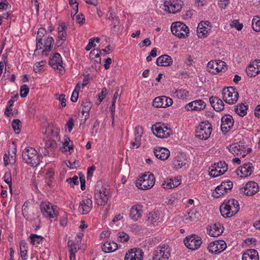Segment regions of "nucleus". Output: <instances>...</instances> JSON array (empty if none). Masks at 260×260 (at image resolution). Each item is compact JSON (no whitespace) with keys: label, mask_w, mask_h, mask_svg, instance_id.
Returning <instances> with one entry per match:
<instances>
[{"label":"nucleus","mask_w":260,"mask_h":260,"mask_svg":"<svg viewBox=\"0 0 260 260\" xmlns=\"http://www.w3.org/2000/svg\"><path fill=\"white\" fill-rule=\"evenodd\" d=\"M144 252L139 248H133L125 254L124 260H142Z\"/></svg>","instance_id":"nucleus-14"},{"label":"nucleus","mask_w":260,"mask_h":260,"mask_svg":"<svg viewBox=\"0 0 260 260\" xmlns=\"http://www.w3.org/2000/svg\"><path fill=\"white\" fill-rule=\"evenodd\" d=\"M151 129L153 134L159 138H167L172 134V130L164 123L157 122L152 126Z\"/></svg>","instance_id":"nucleus-5"},{"label":"nucleus","mask_w":260,"mask_h":260,"mask_svg":"<svg viewBox=\"0 0 260 260\" xmlns=\"http://www.w3.org/2000/svg\"><path fill=\"white\" fill-rule=\"evenodd\" d=\"M199 215L197 211L190 210L188 211L187 214L185 215V221L187 223L194 222L197 220Z\"/></svg>","instance_id":"nucleus-33"},{"label":"nucleus","mask_w":260,"mask_h":260,"mask_svg":"<svg viewBox=\"0 0 260 260\" xmlns=\"http://www.w3.org/2000/svg\"><path fill=\"white\" fill-rule=\"evenodd\" d=\"M74 125V120L73 118H70L69 120L67 122L66 126L68 128L69 132H71Z\"/></svg>","instance_id":"nucleus-63"},{"label":"nucleus","mask_w":260,"mask_h":260,"mask_svg":"<svg viewBox=\"0 0 260 260\" xmlns=\"http://www.w3.org/2000/svg\"><path fill=\"white\" fill-rule=\"evenodd\" d=\"M246 148V146L241 142L235 143L230 145L229 151L234 155H241L243 157L246 156V154H243V151Z\"/></svg>","instance_id":"nucleus-15"},{"label":"nucleus","mask_w":260,"mask_h":260,"mask_svg":"<svg viewBox=\"0 0 260 260\" xmlns=\"http://www.w3.org/2000/svg\"><path fill=\"white\" fill-rule=\"evenodd\" d=\"M252 27L255 31H260V17L258 16H254L252 22Z\"/></svg>","instance_id":"nucleus-42"},{"label":"nucleus","mask_w":260,"mask_h":260,"mask_svg":"<svg viewBox=\"0 0 260 260\" xmlns=\"http://www.w3.org/2000/svg\"><path fill=\"white\" fill-rule=\"evenodd\" d=\"M165 10L169 13H176L182 9V2L180 0H166L164 2Z\"/></svg>","instance_id":"nucleus-9"},{"label":"nucleus","mask_w":260,"mask_h":260,"mask_svg":"<svg viewBox=\"0 0 260 260\" xmlns=\"http://www.w3.org/2000/svg\"><path fill=\"white\" fill-rule=\"evenodd\" d=\"M254 168L252 164L250 162L245 163L241 166L240 172L241 177H246L250 176L253 172Z\"/></svg>","instance_id":"nucleus-25"},{"label":"nucleus","mask_w":260,"mask_h":260,"mask_svg":"<svg viewBox=\"0 0 260 260\" xmlns=\"http://www.w3.org/2000/svg\"><path fill=\"white\" fill-rule=\"evenodd\" d=\"M223 226L219 222L211 224L207 226V234L212 237H218L223 232Z\"/></svg>","instance_id":"nucleus-12"},{"label":"nucleus","mask_w":260,"mask_h":260,"mask_svg":"<svg viewBox=\"0 0 260 260\" xmlns=\"http://www.w3.org/2000/svg\"><path fill=\"white\" fill-rule=\"evenodd\" d=\"M207 70L209 72L213 74L219 73L218 63L216 60H211L207 64Z\"/></svg>","instance_id":"nucleus-34"},{"label":"nucleus","mask_w":260,"mask_h":260,"mask_svg":"<svg viewBox=\"0 0 260 260\" xmlns=\"http://www.w3.org/2000/svg\"><path fill=\"white\" fill-rule=\"evenodd\" d=\"M159 217L157 213L155 212H151L147 215V220L151 224H154L159 220Z\"/></svg>","instance_id":"nucleus-40"},{"label":"nucleus","mask_w":260,"mask_h":260,"mask_svg":"<svg viewBox=\"0 0 260 260\" xmlns=\"http://www.w3.org/2000/svg\"><path fill=\"white\" fill-rule=\"evenodd\" d=\"M226 172V170H224L217 169L216 166L213 165L209 168V174L212 177H216L223 174Z\"/></svg>","instance_id":"nucleus-32"},{"label":"nucleus","mask_w":260,"mask_h":260,"mask_svg":"<svg viewBox=\"0 0 260 260\" xmlns=\"http://www.w3.org/2000/svg\"><path fill=\"white\" fill-rule=\"evenodd\" d=\"M118 248V245L114 241H107L102 246V250L105 253L115 251Z\"/></svg>","instance_id":"nucleus-28"},{"label":"nucleus","mask_w":260,"mask_h":260,"mask_svg":"<svg viewBox=\"0 0 260 260\" xmlns=\"http://www.w3.org/2000/svg\"><path fill=\"white\" fill-rule=\"evenodd\" d=\"M228 114H225L222 116L221 120L220 129L223 134H226L228 132Z\"/></svg>","instance_id":"nucleus-41"},{"label":"nucleus","mask_w":260,"mask_h":260,"mask_svg":"<svg viewBox=\"0 0 260 260\" xmlns=\"http://www.w3.org/2000/svg\"><path fill=\"white\" fill-rule=\"evenodd\" d=\"M241 190L244 194L250 196L255 194L258 191L259 186L257 183L254 181H250L247 183Z\"/></svg>","instance_id":"nucleus-13"},{"label":"nucleus","mask_w":260,"mask_h":260,"mask_svg":"<svg viewBox=\"0 0 260 260\" xmlns=\"http://www.w3.org/2000/svg\"><path fill=\"white\" fill-rule=\"evenodd\" d=\"M49 64L54 69L61 71L63 69V67L62 66V58L60 54L58 53H55L52 58L50 59Z\"/></svg>","instance_id":"nucleus-19"},{"label":"nucleus","mask_w":260,"mask_h":260,"mask_svg":"<svg viewBox=\"0 0 260 260\" xmlns=\"http://www.w3.org/2000/svg\"><path fill=\"white\" fill-rule=\"evenodd\" d=\"M257 251L253 249L246 250L242 255V260H258Z\"/></svg>","instance_id":"nucleus-27"},{"label":"nucleus","mask_w":260,"mask_h":260,"mask_svg":"<svg viewBox=\"0 0 260 260\" xmlns=\"http://www.w3.org/2000/svg\"><path fill=\"white\" fill-rule=\"evenodd\" d=\"M141 139L139 138H135V141H133L131 142V145L133 148H138L140 145H141Z\"/></svg>","instance_id":"nucleus-64"},{"label":"nucleus","mask_w":260,"mask_h":260,"mask_svg":"<svg viewBox=\"0 0 260 260\" xmlns=\"http://www.w3.org/2000/svg\"><path fill=\"white\" fill-rule=\"evenodd\" d=\"M246 72L249 77H255L260 73V60H255L249 65Z\"/></svg>","instance_id":"nucleus-16"},{"label":"nucleus","mask_w":260,"mask_h":260,"mask_svg":"<svg viewBox=\"0 0 260 260\" xmlns=\"http://www.w3.org/2000/svg\"><path fill=\"white\" fill-rule=\"evenodd\" d=\"M184 243L187 248L194 250L200 248L203 241L201 237L197 235H191L184 239Z\"/></svg>","instance_id":"nucleus-7"},{"label":"nucleus","mask_w":260,"mask_h":260,"mask_svg":"<svg viewBox=\"0 0 260 260\" xmlns=\"http://www.w3.org/2000/svg\"><path fill=\"white\" fill-rule=\"evenodd\" d=\"M76 22L80 25L83 24L85 22V17L82 14L75 16Z\"/></svg>","instance_id":"nucleus-60"},{"label":"nucleus","mask_w":260,"mask_h":260,"mask_svg":"<svg viewBox=\"0 0 260 260\" xmlns=\"http://www.w3.org/2000/svg\"><path fill=\"white\" fill-rule=\"evenodd\" d=\"M215 166H216V167L217 168V169H220V170H226V171L228 170V164H226V162L225 161L224 162H221V161H220L219 162H218L217 164H214Z\"/></svg>","instance_id":"nucleus-59"},{"label":"nucleus","mask_w":260,"mask_h":260,"mask_svg":"<svg viewBox=\"0 0 260 260\" xmlns=\"http://www.w3.org/2000/svg\"><path fill=\"white\" fill-rule=\"evenodd\" d=\"M230 27L235 28L238 30H241L243 27V24L240 23L238 20H235L230 23Z\"/></svg>","instance_id":"nucleus-49"},{"label":"nucleus","mask_w":260,"mask_h":260,"mask_svg":"<svg viewBox=\"0 0 260 260\" xmlns=\"http://www.w3.org/2000/svg\"><path fill=\"white\" fill-rule=\"evenodd\" d=\"M172 104V99L162 96L155 98L153 101L152 105L156 108H166L170 106Z\"/></svg>","instance_id":"nucleus-11"},{"label":"nucleus","mask_w":260,"mask_h":260,"mask_svg":"<svg viewBox=\"0 0 260 260\" xmlns=\"http://www.w3.org/2000/svg\"><path fill=\"white\" fill-rule=\"evenodd\" d=\"M4 178L5 182L9 185L10 191H12V178L10 172L6 173Z\"/></svg>","instance_id":"nucleus-47"},{"label":"nucleus","mask_w":260,"mask_h":260,"mask_svg":"<svg viewBox=\"0 0 260 260\" xmlns=\"http://www.w3.org/2000/svg\"><path fill=\"white\" fill-rule=\"evenodd\" d=\"M172 34L179 38H184L189 33L188 27L183 22L178 21L173 22L171 25Z\"/></svg>","instance_id":"nucleus-6"},{"label":"nucleus","mask_w":260,"mask_h":260,"mask_svg":"<svg viewBox=\"0 0 260 260\" xmlns=\"http://www.w3.org/2000/svg\"><path fill=\"white\" fill-rule=\"evenodd\" d=\"M82 107V113L83 115L85 116L84 120L86 121L89 117V112L92 107V104L89 101L83 102L81 105Z\"/></svg>","instance_id":"nucleus-31"},{"label":"nucleus","mask_w":260,"mask_h":260,"mask_svg":"<svg viewBox=\"0 0 260 260\" xmlns=\"http://www.w3.org/2000/svg\"><path fill=\"white\" fill-rule=\"evenodd\" d=\"M119 19L118 17H115V21H114L113 23V26L112 27V30L113 32L118 31L119 29Z\"/></svg>","instance_id":"nucleus-56"},{"label":"nucleus","mask_w":260,"mask_h":260,"mask_svg":"<svg viewBox=\"0 0 260 260\" xmlns=\"http://www.w3.org/2000/svg\"><path fill=\"white\" fill-rule=\"evenodd\" d=\"M212 126L208 121L202 122L196 129V136L201 140L208 139L212 132Z\"/></svg>","instance_id":"nucleus-4"},{"label":"nucleus","mask_w":260,"mask_h":260,"mask_svg":"<svg viewBox=\"0 0 260 260\" xmlns=\"http://www.w3.org/2000/svg\"><path fill=\"white\" fill-rule=\"evenodd\" d=\"M42 155L31 147H27L22 152V158L23 161L31 167H37L41 161Z\"/></svg>","instance_id":"nucleus-1"},{"label":"nucleus","mask_w":260,"mask_h":260,"mask_svg":"<svg viewBox=\"0 0 260 260\" xmlns=\"http://www.w3.org/2000/svg\"><path fill=\"white\" fill-rule=\"evenodd\" d=\"M186 160L181 157L177 156L173 161V165L176 169H178L182 168L186 164Z\"/></svg>","instance_id":"nucleus-38"},{"label":"nucleus","mask_w":260,"mask_h":260,"mask_svg":"<svg viewBox=\"0 0 260 260\" xmlns=\"http://www.w3.org/2000/svg\"><path fill=\"white\" fill-rule=\"evenodd\" d=\"M220 212L224 218L228 217V201L224 200L223 203L220 206Z\"/></svg>","instance_id":"nucleus-43"},{"label":"nucleus","mask_w":260,"mask_h":260,"mask_svg":"<svg viewBox=\"0 0 260 260\" xmlns=\"http://www.w3.org/2000/svg\"><path fill=\"white\" fill-rule=\"evenodd\" d=\"M226 244L223 240H216L211 242L208 246V251L212 254H218L226 248Z\"/></svg>","instance_id":"nucleus-10"},{"label":"nucleus","mask_w":260,"mask_h":260,"mask_svg":"<svg viewBox=\"0 0 260 260\" xmlns=\"http://www.w3.org/2000/svg\"><path fill=\"white\" fill-rule=\"evenodd\" d=\"M129 240V236L124 232H119L118 233V240L122 243H124L128 241Z\"/></svg>","instance_id":"nucleus-48"},{"label":"nucleus","mask_w":260,"mask_h":260,"mask_svg":"<svg viewBox=\"0 0 260 260\" xmlns=\"http://www.w3.org/2000/svg\"><path fill=\"white\" fill-rule=\"evenodd\" d=\"M152 260H166L170 256L169 251L165 250L163 247H158L155 250Z\"/></svg>","instance_id":"nucleus-17"},{"label":"nucleus","mask_w":260,"mask_h":260,"mask_svg":"<svg viewBox=\"0 0 260 260\" xmlns=\"http://www.w3.org/2000/svg\"><path fill=\"white\" fill-rule=\"evenodd\" d=\"M142 207L141 205H135L130 210L129 216L134 221H137L142 216Z\"/></svg>","instance_id":"nucleus-26"},{"label":"nucleus","mask_w":260,"mask_h":260,"mask_svg":"<svg viewBox=\"0 0 260 260\" xmlns=\"http://www.w3.org/2000/svg\"><path fill=\"white\" fill-rule=\"evenodd\" d=\"M143 133V128L141 126L138 125L135 129V136L136 138H139L141 139V137Z\"/></svg>","instance_id":"nucleus-52"},{"label":"nucleus","mask_w":260,"mask_h":260,"mask_svg":"<svg viewBox=\"0 0 260 260\" xmlns=\"http://www.w3.org/2000/svg\"><path fill=\"white\" fill-rule=\"evenodd\" d=\"M205 103L202 100H198L187 104L185 108L188 111H201L206 107Z\"/></svg>","instance_id":"nucleus-18"},{"label":"nucleus","mask_w":260,"mask_h":260,"mask_svg":"<svg viewBox=\"0 0 260 260\" xmlns=\"http://www.w3.org/2000/svg\"><path fill=\"white\" fill-rule=\"evenodd\" d=\"M208 32V28H204L203 29H200V30H199L197 29V33L198 37L200 38L206 37L207 36Z\"/></svg>","instance_id":"nucleus-53"},{"label":"nucleus","mask_w":260,"mask_h":260,"mask_svg":"<svg viewBox=\"0 0 260 260\" xmlns=\"http://www.w3.org/2000/svg\"><path fill=\"white\" fill-rule=\"evenodd\" d=\"M9 7H10L11 6L7 0H0V10L7 9Z\"/></svg>","instance_id":"nucleus-61"},{"label":"nucleus","mask_w":260,"mask_h":260,"mask_svg":"<svg viewBox=\"0 0 260 260\" xmlns=\"http://www.w3.org/2000/svg\"><path fill=\"white\" fill-rule=\"evenodd\" d=\"M68 248L69 252H77L78 250L77 248V244L73 241L69 240L68 242Z\"/></svg>","instance_id":"nucleus-46"},{"label":"nucleus","mask_w":260,"mask_h":260,"mask_svg":"<svg viewBox=\"0 0 260 260\" xmlns=\"http://www.w3.org/2000/svg\"><path fill=\"white\" fill-rule=\"evenodd\" d=\"M92 208V201L91 199L82 200L80 202L79 210L83 214L88 213Z\"/></svg>","instance_id":"nucleus-20"},{"label":"nucleus","mask_w":260,"mask_h":260,"mask_svg":"<svg viewBox=\"0 0 260 260\" xmlns=\"http://www.w3.org/2000/svg\"><path fill=\"white\" fill-rule=\"evenodd\" d=\"M54 42V40L52 37H48L47 40H45L44 45L45 49L43 50V53H45L47 56L48 55V53L49 52L52 48V44Z\"/></svg>","instance_id":"nucleus-35"},{"label":"nucleus","mask_w":260,"mask_h":260,"mask_svg":"<svg viewBox=\"0 0 260 260\" xmlns=\"http://www.w3.org/2000/svg\"><path fill=\"white\" fill-rule=\"evenodd\" d=\"M155 181L154 175L147 172L144 173L136 180V185L139 189L147 190L151 188L154 186Z\"/></svg>","instance_id":"nucleus-3"},{"label":"nucleus","mask_w":260,"mask_h":260,"mask_svg":"<svg viewBox=\"0 0 260 260\" xmlns=\"http://www.w3.org/2000/svg\"><path fill=\"white\" fill-rule=\"evenodd\" d=\"M226 185H228V184L226 182H222L220 185L217 186L215 189V191L212 193L213 197L218 198L226 193L228 189Z\"/></svg>","instance_id":"nucleus-29"},{"label":"nucleus","mask_w":260,"mask_h":260,"mask_svg":"<svg viewBox=\"0 0 260 260\" xmlns=\"http://www.w3.org/2000/svg\"><path fill=\"white\" fill-rule=\"evenodd\" d=\"M100 53L101 51L99 49H93L90 53L89 57L92 59H95V61L97 62H101V58H100Z\"/></svg>","instance_id":"nucleus-39"},{"label":"nucleus","mask_w":260,"mask_h":260,"mask_svg":"<svg viewBox=\"0 0 260 260\" xmlns=\"http://www.w3.org/2000/svg\"><path fill=\"white\" fill-rule=\"evenodd\" d=\"M239 97V94L235 88L232 86H229V104H233L235 103Z\"/></svg>","instance_id":"nucleus-30"},{"label":"nucleus","mask_w":260,"mask_h":260,"mask_svg":"<svg viewBox=\"0 0 260 260\" xmlns=\"http://www.w3.org/2000/svg\"><path fill=\"white\" fill-rule=\"evenodd\" d=\"M67 182H68L70 186L74 187V185H78V178L77 176H74L73 178H69L67 179Z\"/></svg>","instance_id":"nucleus-51"},{"label":"nucleus","mask_w":260,"mask_h":260,"mask_svg":"<svg viewBox=\"0 0 260 260\" xmlns=\"http://www.w3.org/2000/svg\"><path fill=\"white\" fill-rule=\"evenodd\" d=\"M29 92V88L26 85H23L20 87V95L21 98H25Z\"/></svg>","instance_id":"nucleus-50"},{"label":"nucleus","mask_w":260,"mask_h":260,"mask_svg":"<svg viewBox=\"0 0 260 260\" xmlns=\"http://www.w3.org/2000/svg\"><path fill=\"white\" fill-rule=\"evenodd\" d=\"M240 210V206L238 201L231 199L229 200V217L237 214Z\"/></svg>","instance_id":"nucleus-22"},{"label":"nucleus","mask_w":260,"mask_h":260,"mask_svg":"<svg viewBox=\"0 0 260 260\" xmlns=\"http://www.w3.org/2000/svg\"><path fill=\"white\" fill-rule=\"evenodd\" d=\"M162 187L165 189H171L174 188L173 179L171 178L167 179L162 184Z\"/></svg>","instance_id":"nucleus-45"},{"label":"nucleus","mask_w":260,"mask_h":260,"mask_svg":"<svg viewBox=\"0 0 260 260\" xmlns=\"http://www.w3.org/2000/svg\"><path fill=\"white\" fill-rule=\"evenodd\" d=\"M46 63L45 61H41L37 62L34 67V71L36 73L39 72L41 70V67H43Z\"/></svg>","instance_id":"nucleus-55"},{"label":"nucleus","mask_w":260,"mask_h":260,"mask_svg":"<svg viewBox=\"0 0 260 260\" xmlns=\"http://www.w3.org/2000/svg\"><path fill=\"white\" fill-rule=\"evenodd\" d=\"M56 145V142L54 140H48L46 142L45 145V149L53 148Z\"/></svg>","instance_id":"nucleus-58"},{"label":"nucleus","mask_w":260,"mask_h":260,"mask_svg":"<svg viewBox=\"0 0 260 260\" xmlns=\"http://www.w3.org/2000/svg\"><path fill=\"white\" fill-rule=\"evenodd\" d=\"M109 189L103 186L101 182H98L94 189V199L98 205L104 206L108 201Z\"/></svg>","instance_id":"nucleus-2"},{"label":"nucleus","mask_w":260,"mask_h":260,"mask_svg":"<svg viewBox=\"0 0 260 260\" xmlns=\"http://www.w3.org/2000/svg\"><path fill=\"white\" fill-rule=\"evenodd\" d=\"M211 106L216 111H221L224 108V104L222 100L217 96H211L209 99Z\"/></svg>","instance_id":"nucleus-23"},{"label":"nucleus","mask_w":260,"mask_h":260,"mask_svg":"<svg viewBox=\"0 0 260 260\" xmlns=\"http://www.w3.org/2000/svg\"><path fill=\"white\" fill-rule=\"evenodd\" d=\"M248 110L247 106L240 104L237 106L236 108H235V112L240 116H244L247 114V111Z\"/></svg>","instance_id":"nucleus-36"},{"label":"nucleus","mask_w":260,"mask_h":260,"mask_svg":"<svg viewBox=\"0 0 260 260\" xmlns=\"http://www.w3.org/2000/svg\"><path fill=\"white\" fill-rule=\"evenodd\" d=\"M20 123L21 121L18 119H14L12 122V126L15 133L17 134H18L20 133Z\"/></svg>","instance_id":"nucleus-44"},{"label":"nucleus","mask_w":260,"mask_h":260,"mask_svg":"<svg viewBox=\"0 0 260 260\" xmlns=\"http://www.w3.org/2000/svg\"><path fill=\"white\" fill-rule=\"evenodd\" d=\"M46 33V30L43 28H40L39 29L37 33V36L36 39H41L42 40V38L44 36Z\"/></svg>","instance_id":"nucleus-62"},{"label":"nucleus","mask_w":260,"mask_h":260,"mask_svg":"<svg viewBox=\"0 0 260 260\" xmlns=\"http://www.w3.org/2000/svg\"><path fill=\"white\" fill-rule=\"evenodd\" d=\"M56 207L53 206L48 202H42L40 205V210L43 215L46 217L54 218L56 216L57 211Z\"/></svg>","instance_id":"nucleus-8"},{"label":"nucleus","mask_w":260,"mask_h":260,"mask_svg":"<svg viewBox=\"0 0 260 260\" xmlns=\"http://www.w3.org/2000/svg\"><path fill=\"white\" fill-rule=\"evenodd\" d=\"M210 22L208 21H201L198 25L197 29L198 30H200V29H203L204 28H207L206 26H210Z\"/></svg>","instance_id":"nucleus-57"},{"label":"nucleus","mask_w":260,"mask_h":260,"mask_svg":"<svg viewBox=\"0 0 260 260\" xmlns=\"http://www.w3.org/2000/svg\"><path fill=\"white\" fill-rule=\"evenodd\" d=\"M172 57L166 54L158 57L156 60V64L159 66L168 67L172 64Z\"/></svg>","instance_id":"nucleus-24"},{"label":"nucleus","mask_w":260,"mask_h":260,"mask_svg":"<svg viewBox=\"0 0 260 260\" xmlns=\"http://www.w3.org/2000/svg\"><path fill=\"white\" fill-rule=\"evenodd\" d=\"M154 154L155 156L160 160L167 159L170 155L169 150L164 147H156L154 148Z\"/></svg>","instance_id":"nucleus-21"},{"label":"nucleus","mask_w":260,"mask_h":260,"mask_svg":"<svg viewBox=\"0 0 260 260\" xmlns=\"http://www.w3.org/2000/svg\"><path fill=\"white\" fill-rule=\"evenodd\" d=\"M77 88L79 89L80 88V86H79V84H78L76 86V87H75V89H74V90L73 91V93H72V96H71V100L73 102H76L78 99V91H77Z\"/></svg>","instance_id":"nucleus-54"},{"label":"nucleus","mask_w":260,"mask_h":260,"mask_svg":"<svg viewBox=\"0 0 260 260\" xmlns=\"http://www.w3.org/2000/svg\"><path fill=\"white\" fill-rule=\"evenodd\" d=\"M29 238L30 239V243L34 245H38L41 243H42L44 240V237L38 235L37 234H31Z\"/></svg>","instance_id":"nucleus-37"}]
</instances>
